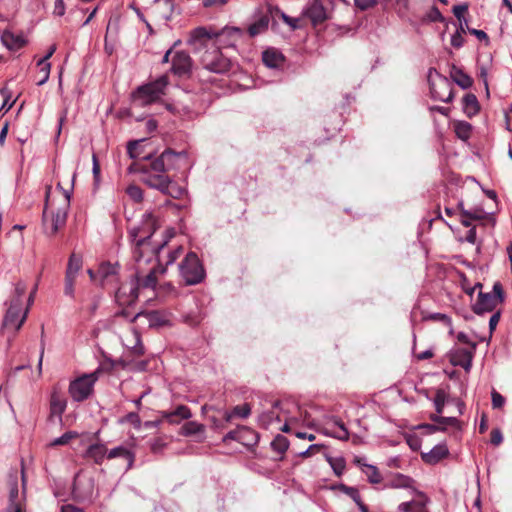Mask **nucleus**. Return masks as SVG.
<instances>
[{
  "label": "nucleus",
  "instance_id": "52",
  "mask_svg": "<svg viewBox=\"0 0 512 512\" xmlns=\"http://www.w3.org/2000/svg\"><path fill=\"white\" fill-rule=\"evenodd\" d=\"M406 443L413 451H418L421 448V439L416 434L406 436Z\"/></svg>",
  "mask_w": 512,
  "mask_h": 512
},
{
  "label": "nucleus",
  "instance_id": "28",
  "mask_svg": "<svg viewBox=\"0 0 512 512\" xmlns=\"http://www.w3.org/2000/svg\"><path fill=\"white\" fill-rule=\"evenodd\" d=\"M55 51L56 45H52L46 55L37 62V66L40 67V72H44V76L37 81L38 86L44 85L49 79L51 64L48 62V59L52 57Z\"/></svg>",
  "mask_w": 512,
  "mask_h": 512
},
{
  "label": "nucleus",
  "instance_id": "29",
  "mask_svg": "<svg viewBox=\"0 0 512 512\" xmlns=\"http://www.w3.org/2000/svg\"><path fill=\"white\" fill-rule=\"evenodd\" d=\"M117 457H122L125 460H127V470L132 468L135 461V455L132 451H130L124 446H118L111 449L110 451H107L108 459H113Z\"/></svg>",
  "mask_w": 512,
  "mask_h": 512
},
{
  "label": "nucleus",
  "instance_id": "17",
  "mask_svg": "<svg viewBox=\"0 0 512 512\" xmlns=\"http://www.w3.org/2000/svg\"><path fill=\"white\" fill-rule=\"evenodd\" d=\"M328 425L331 424L333 428H337V430L329 429L328 427L324 428L322 433L326 436L333 437L342 441H347L349 439V431L346 428L345 424L335 416L330 417Z\"/></svg>",
  "mask_w": 512,
  "mask_h": 512
},
{
  "label": "nucleus",
  "instance_id": "22",
  "mask_svg": "<svg viewBox=\"0 0 512 512\" xmlns=\"http://www.w3.org/2000/svg\"><path fill=\"white\" fill-rule=\"evenodd\" d=\"M67 407V400L57 391L51 394L50 398V417H57L62 421V415Z\"/></svg>",
  "mask_w": 512,
  "mask_h": 512
},
{
  "label": "nucleus",
  "instance_id": "8",
  "mask_svg": "<svg viewBox=\"0 0 512 512\" xmlns=\"http://www.w3.org/2000/svg\"><path fill=\"white\" fill-rule=\"evenodd\" d=\"M95 480L93 477L76 474L73 481L72 496L79 503L91 502L94 496Z\"/></svg>",
  "mask_w": 512,
  "mask_h": 512
},
{
  "label": "nucleus",
  "instance_id": "35",
  "mask_svg": "<svg viewBox=\"0 0 512 512\" xmlns=\"http://www.w3.org/2000/svg\"><path fill=\"white\" fill-rule=\"evenodd\" d=\"M144 141V139L130 141L127 144V153L130 158L138 159L141 158L142 151L140 150V144ZM152 158L151 154L142 156L143 160H150Z\"/></svg>",
  "mask_w": 512,
  "mask_h": 512
},
{
  "label": "nucleus",
  "instance_id": "64",
  "mask_svg": "<svg viewBox=\"0 0 512 512\" xmlns=\"http://www.w3.org/2000/svg\"><path fill=\"white\" fill-rule=\"evenodd\" d=\"M462 215L466 216L467 218H469L471 220H481L483 218L482 212L479 210L471 211V210L462 209Z\"/></svg>",
  "mask_w": 512,
  "mask_h": 512
},
{
  "label": "nucleus",
  "instance_id": "62",
  "mask_svg": "<svg viewBox=\"0 0 512 512\" xmlns=\"http://www.w3.org/2000/svg\"><path fill=\"white\" fill-rule=\"evenodd\" d=\"M125 420L131 423L135 428H140L141 419L136 412H130L126 415Z\"/></svg>",
  "mask_w": 512,
  "mask_h": 512
},
{
  "label": "nucleus",
  "instance_id": "42",
  "mask_svg": "<svg viewBox=\"0 0 512 512\" xmlns=\"http://www.w3.org/2000/svg\"><path fill=\"white\" fill-rule=\"evenodd\" d=\"M430 419L431 421L437 423V425L441 427H445L446 425H451L455 427L459 426V420L456 417H444L441 415L432 414L430 416Z\"/></svg>",
  "mask_w": 512,
  "mask_h": 512
},
{
  "label": "nucleus",
  "instance_id": "44",
  "mask_svg": "<svg viewBox=\"0 0 512 512\" xmlns=\"http://www.w3.org/2000/svg\"><path fill=\"white\" fill-rule=\"evenodd\" d=\"M78 437V433L76 431H67L60 437L55 438L51 442V446H62L68 444L72 439Z\"/></svg>",
  "mask_w": 512,
  "mask_h": 512
},
{
  "label": "nucleus",
  "instance_id": "25",
  "mask_svg": "<svg viewBox=\"0 0 512 512\" xmlns=\"http://www.w3.org/2000/svg\"><path fill=\"white\" fill-rule=\"evenodd\" d=\"M450 77L459 87L464 90L470 88L473 84L472 78L461 68L454 64L450 68Z\"/></svg>",
  "mask_w": 512,
  "mask_h": 512
},
{
  "label": "nucleus",
  "instance_id": "34",
  "mask_svg": "<svg viewBox=\"0 0 512 512\" xmlns=\"http://www.w3.org/2000/svg\"><path fill=\"white\" fill-rule=\"evenodd\" d=\"M82 264V257L80 255L72 253L69 257L65 274L77 277L79 271L82 268Z\"/></svg>",
  "mask_w": 512,
  "mask_h": 512
},
{
  "label": "nucleus",
  "instance_id": "16",
  "mask_svg": "<svg viewBox=\"0 0 512 512\" xmlns=\"http://www.w3.org/2000/svg\"><path fill=\"white\" fill-rule=\"evenodd\" d=\"M271 19L272 17L268 8L265 12L255 15L254 21L248 27L249 35L255 37L264 33L268 29Z\"/></svg>",
  "mask_w": 512,
  "mask_h": 512
},
{
  "label": "nucleus",
  "instance_id": "38",
  "mask_svg": "<svg viewBox=\"0 0 512 512\" xmlns=\"http://www.w3.org/2000/svg\"><path fill=\"white\" fill-rule=\"evenodd\" d=\"M162 193L167 194L172 198L179 199L186 193V190L184 187L169 179L167 182V188H164Z\"/></svg>",
  "mask_w": 512,
  "mask_h": 512
},
{
  "label": "nucleus",
  "instance_id": "57",
  "mask_svg": "<svg viewBox=\"0 0 512 512\" xmlns=\"http://www.w3.org/2000/svg\"><path fill=\"white\" fill-rule=\"evenodd\" d=\"M182 251H183L182 246H178L173 251L169 252V254L167 255V260L165 262V265L166 266L172 265L178 259V257L182 253Z\"/></svg>",
  "mask_w": 512,
  "mask_h": 512
},
{
  "label": "nucleus",
  "instance_id": "49",
  "mask_svg": "<svg viewBox=\"0 0 512 512\" xmlns=\"http://www.w3.org/2000/svg\"><path fill=\"white\" fill-rule=\"evenodd\" d=\"M340 489L342 492L348 495L356 504L362 500L357 488L341 484Z\"/></svg>",
  "mask_w": 512,
  "mask_h": 512
},
{
  "label": "nucleus",
  "instance_id": "54",
  "mask_svg": "<svg viewBox=\"0 0 512 512\" xmlns=\"http://www.w3.org/2000/svg\"><path fill=\"white\" fill-rule=\"evenodd\" d=\"M427 17L431 22H442L444 20L443 15L436 6H433L430 9L429 13L427 14Z\"/></svg>",
  "mask_w": 512,
  "mask_h": 512
},
{
  "label": "nucleus",
  "instance_id": "39",
  "mask_svg": "<svg viewBox=\"0 0 512 512\" xmlns=\"http://www.w3.org/2000/svg\"><path fill=\"white\" fill-rule=\"evenodd\" d=\"M471 131H472V126L470 123L468 122H458L456 125H455V133L457 135V137L461 140H468L470 138V135H471Z\"/></svg>",
  "mask_w": 512,
  "mask_h": 512
},
{
  "label": "nucleus",
  "instance_id": "13",
  "mask_svg": "<svg viewBox=\"0 0 512 512\" xmlns=\"http://www.w3.org/2000/svg\"><path fill=\"white\" fill-rule=\"evenodd\" d=\"M262 61L268 68L283 70L286 58L280 50L270 47L262 52Z\"/></svg>",
  "mask_w": 512,
  "mask_h": 512
},
{
  "label": "nucleus",
  "instance_id": "63",
  "mask_svg": "<svg viewBox=\"0 0 512 512\" xmlns=\"http://www.w3.org/2000/svg\"><path fill=\"white\" fill-rule=\"evenodd\" d=\"M240 433L241 432H240V426H239L237 429L231 430L226 435H224L223 442H228L231 440L239 442V438H241Z\"/></svg>",
  "mask_w": 512,
  "mask_h": 512
},
{
  "label": "nucleus",
  "instance_id": "2",
  "mask_svg": "<svg viewBox=\"0 0 512 512\" xmlns=\"http://www.w3.org/2000/svg\"><path fill=\"white\" fill-rule=\"evenodd\" d=\"M187 158L186 151L175 152L168 148L161 155L150 162V164L132 163L128 167L130 173L140 172L145 174L143 181L149 187L157 189L161 192L167 188L169 177L165 175V171L175 168L177 161Z\"/></svg>",
  "mask_w": 512,
  "mask_h": 512
},
{
  "label": "nucleus",
  "instance_id": "15",
  "mask_svg": "<svg viewBox=\"0 0 512 512\" xmlns=\"http://www.w3.org/2000/svg\"><path fill=\"white\" fill-rule=\"evenodd\" d=\"M449 449L446 443H439L435 445L429 452H422L421 459L424 463L435 465L442 459L448 457Z\"/></svg>",
  "mask_w": 512,
  "mask_h": 512
},
{
  "label": "nucleus",
  "instance_id": "47",
  "mask_svg": "<svg viewBox=\"0 0 512 512\" xmlns=\"http://www.w3.org/2000/svg\"><path fill=\"white\" fill-rule=\"evenodd\" d=\"M126 193L135 202H140L143 199V191L137 185H129L126 189Z\"/></svg>",
  "mask_w": 512,
  "mask_h": 512
},
{
  "label": "nucleus",
  "instance_id": "59",
  "mask_svg": "<svg viewBox=\"0 0 512 512\" xmlns=\"http://www.w3.org/2000/svg\"><path fill=\"white\" fill-rule=\"evenodd\" d=\"M65 11H66V7H65L64 0H55L53 15L61 17L65 14Z\"/></svg>",
  "mask_w": 512,
  "mask_h": 512
},
{
  "label": "nucleus",
  "instance_id": "21",
  "mask_svg": "<svg viewBox=\"0 0 512 512\" xmlns=\"http://www.w3.org/2000/svg\"><path fill=\"white\" fill-rule=\"evenodd\" d=\"M9 486V502L15 512H21L20 496L18 489V476L17 472L10 473L8 476Z\"/></svg>",
  "mask_w": 512,
  "mask_h": 512
},
{
  "label": "nucleus",
  "instance_id": "6",
  "mask_svg": "<svg viewBox=\"0 0 512 512\" xmlns=\"http://www.w3.org/2000/svg\"><path fill=\"white\" fill-rule=\"evenodd\" d=\"M504 301V291L499 282L494 283L492 292L479 291L472 311L476 315H483L494 311L498 304Z\"/></svg>",
  "mask_w": 512,
  "mask_h": 512
},
{
  "label": "nucleus",
  "instance_id": "32",
  "mask_svg": "<svg viewBox=\"0 0 512 512\" xmlns=\"http://www.w3.org/2000/svg\"><path fill=\"white\" fill-rule=\"evenodd\" d=\"M251 414V407L248 403L235 406L232 411L224 412V422L228 423L234 417L247 418Z\"/></svg>",
  "mask_w": 512,
  "mask_h": 512
},
{
  "label": "nucleus",
  "instance_id": "18",
  "mask_svg": "<svg viewBox=\"0 0 512 512\" xmlns=\"http://www.w3.org/2000/svg\"><path fill=\"white\" fill-rule=\"evenodd\" d=\"M473 352L467 349H456L450 355V362L453 366L462 367L466 372H469L472 367Z\"/></svg>",
  "mask_w": 512,
  "mask_h": 512
},
{
  "label": "nucleus",
  "instance_id": "33",
  "mask_svg": "<svg viewBox=\"0 0 512 512\" xmlns=\"http://www.w3.org/2000/svg\"><path fill=\"white\" fill-rule=\"evenodd\" d=\"M239 442L246 446H254L259 441V434L251 428L240 426Z\"/></svg>",
  "mask_w": 512,
  "mask_h": 512
},
{
  "label": "nucleus",
  "instance_id": "7",
  "mask_svg": "<svg viewBox=\"0 0 512 512\" xmlns=\"http://www.w3.org/2000/svg\"><path fill=\"white\" fill-rule=\"evenodd\" d=\"M98 380V371L83 374L73 379L68 387V393L75 402L87 400L94 392V385Z\"/></svg>",
  "mask_w": 512,
  "mask_h": 512
},
{
  "label": "nucleus",
  "instance_id": "61",
  "mask_svg": "<svg viewBox=\"0 0 512 512\" xmlns=\"http://www.w3.org/2000/svg\"><path fill=\"white\" fill-rule=\"evenodd\" d=\"M99 273H101V275L106 278L109 275L115 274L116 273V269L110 263H105V264H102L100 266Z\"/></svg>",
  "mask_w": 512,
  "mask_h": 512
},
{
  "label": "nucleus",
  "instance_id": "31",
  "mask_svg": "<svg viewBox=\"0 0 512 512\" xmlns=\"http://www.w3.org/2000/svg\"><path fill=\"white\" fill-rule=\"evenodd\" d=\"M414 482V479H412L411 477L401 473H397L387 484V487L394 489H411L413 488Z\"/></svg>",
  "mask_w": 512,
  "mask_h": 512
},
{
  "label": "nucleus",
  "instance_id": "55",
  "mask_svg": "<svg viewBox=\"0 0 512 512\" xmlns=\"http://www.w3.org/2000/svg\"><path fill=\"white\" fill-rule=\"evenodd\" d=\"M490 442L494 446H498L503 442V435L500 429L495 428L491 431Z\"/></svg>",
  "mask_w": 512,
  "mask_h": 512
},
{
  "label": "nucleus",
  "instance_id": "12",
  "mask_svg": "<svg viewBox=\"0 0 512 512\" xmlns=\"http://www.w3.org/2000/svg\"><path fill=\"white\" fill-rule=\"evenodd\" d=\"M134 282L132 283V287L130 290L131 301H135L139 296V288H152L154 289L157 284V278L155 276V270L152 269L150 272L144 277L140 278L138 273H136L133 277Z\"/></svg>",
  "mask_w": 512,
  "mask_h": 512
},
{
  "label": "nucleus",
  "instance_id": "11",
  "mask_svg": "<svg viewBox=\"0 0 512 512\" xmlns=\"http://www.w3.org/2000/svg\"><path fill=\"white\" fill-rule=\"evenodd\" d=\"M170 71L178 77H189L192 71V59L185 51H177L172 58Z\"/></svg>",
  "mask_w": 512,
  "mask_h": 512
},
{
  "label": "nucleus",
  "instance_id": "53",
  "mask_svg": "<svg viewBox=\"0 0 512 512\" xmlns=\"http://www.w3.org/2000/svg\"><path fill=\"white\" fill-rule=\"evenodd\" d=\"M355 6L361 11L368 10L377 5V0H353Z\"/></svg>",
  "mask_w": 512,
  "mask_h": 512
},
{
  "label": "nucleus",
  "instance_id": "40",
  "mask_svg": "<svg viewBox=\"0 0 512 512\" xmlns=\"http://www.w3.org/2000/svg\"><path fill=\"white\" fill-rule=\"evenodd\" d=\"M326 460L330 464L332 470L337 476H341L345 470V460L342 457L334 458L326 455Z\"/></svg>",
  "mask_w": 512,
  "mask_h": 512
},
{
  "label": "nucleus",
  "instance_id": "10",
  "mask_svg": "<svg viewBox=\"0 0 512 512\" xmlns=\"http://www.w3.org/2000/svg\"><path fill=\"white\" fill-rule=\"evenodd\" d=\"M22 301L19 299H11L9 307L4 315L2 326L4 328L13 327L15 330H19L26 320L28 310L26 309L23 314L21 313Z\"/></svg>",
  "mask_w": 512,
  "mask_h": 512
},
{
  "label": "nucleus",
  "instance_id": "4",
  "mask_svg": "<svg viewBox=\"0 0 512 512\" xmlns=\"http://www.w3.org/2000/svg\"><path fill=\"white\" fill-rule=\"evenodd\" d=\"M168 84V76L162 75L152 82L141 85L133 93L134 101L138 102L140 106L155 103L165 94Z\"/></svg>",
  "mask_w": 512,
  "mask_h": 512
},
{
  "label": "nucleus",
  "instance_id": "19",
  "mask_svg": "<svg viewBox=\"0 0 512 512\" xmlns=\"http://www.w3.org/2000/svg\"><path fill=\"white\" fill-rule=\"evenodd\" d=\"M268 11H270L272 17L271 28H275V18H281L289 27L291 31H295L301 28L299 18H293L283 12L278 6L268 5Z\"/></svg>",
  "mask_w": 512,
  "mask_h": 512
},
{
  "label": "nucleus",
  "instance_id": "3",
  "mask_svg": "<svg viewBox=\"0 0 512 512\" xmlns=\"http://www.w3.org/2000/svg\"><path fill=\"white\" fill-rule=\"evenodd\" d=\"M63 192L65 196L63 205L51 212H49L48 208V196L46 197V204L43 211V226L45 232L50 236L55 235L58 230L66 224L70 206V192L67 190H63Z\"/></svg>",
  "mask_w": 512,
  "mask_h": 512
},
{
  "label": "nucleus",
  "instance_id": "23",
  "mask_svg": "<svg viewBox=\"0 0 512 512\" xmlns=\"http://www.w3.org/2000/svg\"><path fill=\"white\" fill-rule=\"evenodd\" d=\"M191 417L190 409L186 405H179L173 411L162 412V418L171 424H178L181 420Z\"/></svg>",
  "mask_w": 512,
  "mask_h": 512
},
{
  "label": "nucleus",
  "instance_id": "1",
  "mask_svg": "<svg viewBox=\"0 0 512 512\" xmlns=\"http://www.w3.org/2000/svg\"><path fill=\"white\" fill-rule=\"evenodd\" d=\"M158 227L156 217L152 213H145L141 225L135 226L129 230V238L134 243L133 259L136 262L142 260L150 262L153 257H156L158 262H160V252L170 239L175 236V230L167 229L165 231L164 240L160 244L151 246V238Z\"/></svg>",
  "mask_w": 512,
  "mask_h": 512
},
{
  "label": "nucleus",
  "instance_id": "5",
  "mask_svg": "<svg viewBox=\"0 0 512 512\" xmlns=\"http://www.w3.org/2000/svg\"><path fill=\"white\" fill-rule=\"evenodd\" d=\"M179 272L185 284L189 286L201 283L206 276L203 264L195 252L186 254L179 264Z\"/></svg>",
  "mask_w": 512,
  "mask_h": 512
},
{
  "label": "nucleus",
  "instance_id": "60",
  "mask_svg": "<svg viewBox=\"0 0 512 512\" xmlns=\"http://www.w3.org/2000/svg\"><path fill=\"white\" fill-rule=\"evenodd\" d=\"M500 317H501V311L498 310L496 311L491 317H490V320H489V332H490V336L492 335V333L495 331L496 327H497V324L499 323V320H500Z\"/></svg>",
  "mask_w": 512,
  "mask_h": 512
},
{
  "label": "nucleus",
  "instance_id": "27",
  "mask_svg": "<svg viewBox=\"0 0 512 512\" xmlns=\"http://www.w3.org/2000/svg\"><path fill=\"white\" fill-rule=\"evenodd\" d=\"M418 494L423 496L424 500H411L407 502H402L401 504H399L398 510L400 512H429L428 509L426 508L429 499L425 497V495L422 492H418Z\"/></svg>",
  "mask_w": 512,
  "mask_h": 512
},
{
  "label": "nucleus",
  "instance_id": "46",
  "mask_svg": "<svg viewBox=\"0 0 512 512\" xmlns=\"http://www.w3.org/2000/svg\"><path fill=\"white\" fill-rule=\"evenodd\" d=\"M76 278L75 276H69V275H66L65 274V280H64V294L72 299L75 298V289H74V285H75V281H76Z\"/></svg>",
  "mask_w": 512,
  "mask_h": 512
},
{
  "label": "nucleus",
  "instance_id": "45",
  "mask_svg": "<svg viewBox=\"0 0 512 512\" xmlns=\"http://www.w3.org/2000/svg\"><path fill=\"white\" fill-rule=\"evenodd\" d=\"M154 2L160 3L163 6L165 10V12L162 15L163 19H165L166 21L171 20L175 8L173 0H154Z\"/></svg>",
  "mask_w": 512,
  "mask_h": 512
},
{
  "label": "nucleus",
  "instance_id": "48",
  "mask_svg": "<svg viewBox=\"0 0 512 512\" xmlns=\"http://www.w3.org/2000/svg\"><path fill=\"white\" fill-rule=\"evenodd\" d=\"M426 320L439 321L452 329L451 318L443 313H431L425 317Z\"/></svg>",
  "mask_w": 512,
  "mask_h": 512
},
{
  "label": "nucleus",
  "instance_id": "58",
  "mask_svg": "<svg viewBox=\"0 0 512 512\" xmlns=\"http://www.w3.org/2000/svg\"><path fill=\"white\" fill-rule=\"evenodd\" d=\"M451 45L455 48H461L464 45L463 34L459 30L451 36Z\"/></svg>",
  "mask_w": 512,
  "mask_h": 512
},
{
  "label": "nucleus",
  "instance_id": "24",
  "mask_svg": "<svg viewBox=\"0 0 512 512\" xmlns=\"http://www.w3.org/2000/svg\"><path fill=\"white\" fill-rule=\"evenodd\" d=\"M217 35L218 34H212L205 27H198L191 31L188 44L195 47H201L205 45L207 41L211 40L214 36Z\"/></svg>",
  "mask_w": 512,
  "mask_h": 512
},
{
  "label": "nucleus",
  "instance_id": "9",
  "mask_svg": "<svg viewBox=\"0 0 512 512\" xmlns=\"http://www.w3.org/2000/svg\"><path fill=\"white\" fill-rule=\"evenodd\" d=\"M202 64L205 69L217 74H224L230 70V60L219 49L206 51L202 56Z\"/></svg>",
  "mask_w": 512,
  "mask_h": 512
},
{
  "label": "nucleus",
  "instance_id": "36",
  "mask_svg": "<svg viewBox=\"0 0 512 512\" xmlns=\"http://www.w3.org/2000/svg\"><path fill=\"white\" fill-rule=\"evenodd\" d=\"M270 445L273 451L283 455L289 448V440L287 437L278 434L274 437Z\"/></svg>",
  "mask_w": 512,
  "mask_h": 512
},
{
  "label": "nucleus",
  "instance_id": "50",
  "mask_svg": "<svg viewBox=\"0 0 512 512\" xmlns=\"http://www.w3.org/2000/svg\"><path fill=\"white\" fill-rule=\"evenodd\" d=\"M185 435H196L203 431V426L197 422L190 421L183 426Z\"/></svg>",
  "mask_w": 512,
  "mask_h": 512
},
{
  "label": "nucleus",
  "instance_id": "26",
  "mask_svg": "<svg viewBox=\"0 0 512 512\" xmlns=\"http://www.w3.org/2000/svg\"><path fill=\"white\" fill-rule=\"evenodd\" d=\"M85 456L92 459L95 464H102L105 457H107V448L102 443H94L88 446Z\"/></svg>",
  "mask_w": 512,
  "mask_h": 512
},
{
  "label": "nucleus",
  "instance_id": "41",
  "mask_svg": "<svg viewBox=\"0 0 512 512\" xmlns=\"http://www.w3.org/2000/svg\"><path fill=\"white\" fill-rule=\"evenodd\" d=\"M447 400V394L443 389H438L436 391L435 397L433 399L434 407L436 410L435 415H441L443 413V409Z\"/></svg>",
  "mask_w": 512,
  "mask_h": 512
},
{
  "label": "nucleus",
  "instance_id": "30",
  "mask_svg": "<svg viewBox=\"0 0 512 512\" xmlns=\"http://www.w3.org/2000/svg\"><path fill=\"white\" fill-rule=\"evenodd\" d=\"M462 104H463V111L469 118L478 114V112L480 110V105H479L478 99L472 93H468L463 97Z\"/></svg>",
  "mask_w": 512,
  "mask_h": 512
},
{
  "label": "nucleus",
  "instance_id": "43",
  "mask_svg": "<svg viewBox=\"0 0 512 512\" xmlns=\"http://www.w3.org/2000/svg\"><path fill=\"white\" fill-rule=\"evenodd\" d=\"M150 326H163L166 322L159 311H150L144 314Z\"/></svg>",
  "mask_w": 512,
  "mask_h": 512
},
{
  "label": "nucleus",
  "instance_id": "51",
  "mask_svg": "<svg viewBox=\"0 0 512 512\" xmlns=\"http://www.w3.org/2000/svg\"><path fill=\"white\" fill-rule=\"evenodd\" d=\"M468 10V4L463 3L459 5H455L452 9L454 16L461 22L464 21L467 24V20L464 18V13Z\"/></svg>",
  "mask_w": 512,
  "mask_h": 512
},
{
  "label": "nucleus",
  "instance_id": "37",
  "mask_svg": "<svg viewBox=\"0 0 512 512\" xmlns=\"http://www.w3.org/2000/svg\"><path fill=\"white\" fill-rule=\"evenodd\" d=\"M362 472L367 476V480L371 484H379L382 481V476L379 469L374 465H364Z\"/></svg>",
  "mask_w": 512,
  "mask_h": 512
},
{
  "label": "nucleus",
  "instance_id": "56",
  "mask_svg": "<svg viewBox=\"0 0 512 512\" xmlns=\"http://www.w3.org/2000/svg\"><path fill=\"white\" fill-rule=\"evenodd\" d=\"M492 397V406L495 409L501 408L505 403V398L498 393L497 391L493 390L491 393Z\"/></svg>",
  "mask_w": 512,
  "mask_h": 512
},
{
  "label": "nucleus",
  "instance_id": "20",
  "mask_svg": "<svg viewBox=\"0 0 512 512\" xmlns=\"http://www.w3.org/2000/svg\"><path fill=\"white\" fill-rule=\"evenodd\" d=\"M1 41L3 45L11 51H17L27 43V40L22 34H14L8 30L2 33Z\"/></svg>",
  "mask_w": 512,
  "mask_h": 512
},
{
  "label": "nucleus",
  "instance_id": "14",
  "mask_svg": "<svg viewBox=\"0 0 512 512\" xmlns=\"http://www.w3.org/2000/svg\"><path fill=\"white\" fill-rule=\"evenodd\" d=\"M330 0H315L305 11V15L312 21L314 25L322 23L328 18V11L325 7Z\"/></svg>",
  "mask_w": 512,
  "mask_h": 512
}]
</instances>
